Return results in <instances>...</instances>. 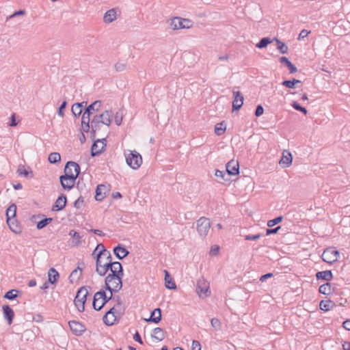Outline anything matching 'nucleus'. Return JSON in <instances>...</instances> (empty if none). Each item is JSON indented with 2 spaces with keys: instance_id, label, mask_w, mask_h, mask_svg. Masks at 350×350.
<instances>
[{
  "instance_id": "nucleus-1",
  "label": "nucleus",
  "mask_w": 350,
  "mask_h": 350,
  "mask_svg": "<svg viewBox=\"0 0 350 350\" xmlns=\"http://www.w3.org/2000/svg\"><path fill=\"white\" fill-rule=\"evenodd\" d=\"M111 255L109 251L103 249L96 254V271L100 276H104L109 270L111 271Z\"/></svg>"
},
{
  "instance_id": "nucleus-2",
  "label": "nucleus",
  "mask_w": 350,
  "mask_h": 350,
  "mask_svg": "<svg viewBox=\"0 0 350 350\" xmlns=\"http://www.w3.org/2000/svg\"><path fill=\"white\" fill-rule=\"evenodd\" d=\"M116 298L117 297H113V293H110V295L107 296L105 290L101 289L94 295L92 302L93 308L97 311L100 310L109 300H116Z\"/></svg>"
},
{
  "instance_id": "nucleus-3",
  "label": "nucleus",
  "mask_w": 350,
  "mask_h": 350,
  "mask_svg": "<svg viewBox=\"0 0 350 350\" xmlns=\"http://www.w3.org/2000/svg\"><path fill=\"white\" fill-rule=\"evenodd\" d=\"M129 153H125L126 162L127 165L133 170L139 168L142 163V157L136 150H129Z\"/></svg>"
},
{
  "instance_id": "nucleus-4",
  "label": "nucleus",
  "mask_w": 350,
  "mask_h": 350,
  "mask_svg": "<svg viewBox=\"0 0 350 350\" xmlns=\"http://www.w3.org/2000/svg\"><path fill=\"white\" fill-rule=\"evenodd\" d=\"M88 295V291L86 286H82L77 291L74 303L77 310L80 312H83L85 310V304Z\"/></svg>"
},
{
  "instance_id": "nucleus-5",
  "label": "nucleus",
  "mask_w": 350,
  "mask_h": 350,
  "mask_svg": "<svg viewBox=\"0 0 350 350\" xmlns=\"http://www.w3.org/2000/svg\"><path fill=\"white\" fill-rule=\"evenodd\" d=\"M193 25V22L187 18H183L180 17H174L171 20L170 26V28L176 30V29H189Z\"/></svg>"
},
{
  "instance_id": "nucleus-6",
  "label": "nucleus",
  "mask_w": 350,
  "mask_h": 350,
  "mask_svg": "<svg viewBox=\"0 0 350 350\" xmlns=\"http://www.w3.org/2000/svg\"><path fill=\"white\" fill-rule=\"evenodd\" d=\"M211 221L208 218L202 217L197 221V231L200 237H205L209 232Z\"/></svg>"
},
{
  "instance_id": "nucleus-7",
  "label": "nucleus",
  "mask_w": 350,
  "mask_h": 350,
  "mask_svg": "<svg viewBox=\"0 0 350 350\" xmlns=\"http://www.w3.org/2000/svg\"><path fill=\"white\" fill-rule=\"evenodd\" d=\"M339 255L340 253L338 250L329 247L324 250L322 259L324 262L331 265L338 260Z\"/></svg>"
},
{
  "instance_id": "nucleus-8",
  "label": "nucleus",
  "mask_w": 350,
  "mask_h": 350,
  "mask_svg": "<svg viewBox=\"0 0 350 350\" xmlns=\"http://www.w3.org/2000/svg\"><path fill=\"white\" fill-rule=\"evenodd\" d=\"M77 174L75 175H62L59 177L60 183L64 189L69 191L75 185Z\"/></svg>"
},
{
  "instance_id": "nucleus-9",
  "label": "nucleus",
  "mask_w": 350,
  "mask_h": 350,
  "mask_svg": "<svg viewBox=\"0 0 350 350\" xmlns=\"http://www.w3.org/2000/svg\"><path fill=\"white\" fill-rule=\"evenodd\" d=\"M107 140L105 138L94 141L91 148V155L95 157L100 154L105 149Z\"/></svg>"
},
{
  "instance_id": "nucleus-10",
  "label": "nucleus",
  "mask_w": 350,
  "mask_h": 350,
  "mask_svg": "<svg viewBox=\"0 0 350 350\" xmlns=\"http://www.w3.org/2000/svg\"><path fill=\"white\" fill-rule=\"evenodd\" d=\"M80 174V166L76 162L70 161L65 165L64 175H75L77 174V177Z\"/></svg>"
},
{
  "instance_id": "nucleus-11",
  "label": "nucleus",
  "mask_w": 350,
  "mask_h": 350,
  "mask_svg": "<svg viewBox=\"0 0 350 350\" xmlns=\"http://www.w3.org/2000/svg\"><path fill=\"white\" fill-rule=\"evenodd\" d=\"M116 309V307H112L103 316V320L105 325H113L115 323L117 320L116 314H118Z\"/></svg>"
},
{
  "instance_id": "nucleus-12",
  "label": "nucleus",
  "mask_w": 350,
  "mask_h": 350,
  "mask_svg": "<svg viewBox=\"0 0 350 350\" xmlns=\"http://www.w3.org/2000/svg\"><path fill=\"white\" fill-rule=\"evenodd\" d=\"M109 275V279L115 278L118 280L120 277H123L124 273L122 264L118 261L112 262L111 273Z\"/></svg>"
},
{
  "instance_id": "nucleus-13",
  "label": "nucleus",
  "mask_w": 350,
  "mask_h": 350,
  "mask_svg": "<svg viewBox=\"0 0 350 350\" xmlns=\"http://www.w3.org/2000/svg\"><path fill=\"white\" fill-rule=\"evenodd\" d=\"M208 289V284H207L204 280L198 281L196 286V292L198 293L200 297H208L211 293V291Z\"/></svg>"
},
{
  "instance_id": "nucleus-14",
  "label": "nucleus",
  "mask_w": 350,
  "mask_h": 350,
  "mask_svg": "<svg viewBox=\"0 0 350 350\" xmlns=\"http://www.w3.org/2000/svg\"><path fill=\"white\" fill-rule=\"evenodd\" d=\"M226 171L230 176H235L239 174V164L237 161L234 159L228 161L226 165Z\"/></svg>"
},
{
  "instance_id": "nucleus-15",
  "label": "nucleus",
  "mask_w": 350,
  "mask_h": 350,
  "mask_svg": "<svg viewBox=\"0 0 350 350\" xmlns=\"http://www.w3.org/2000/svg\"><path fill=\"white\" fill-rule=\"evenodd\" d=\"M68 324L72 332L77 336L81 335L85 331V325L77 321H70Z\"/></svg>"
},
{
  "instance_id": "nucleus-16",
  "label": "nucleus",
  "mask_w": 350,
  "mask_h": 350,
  "mask_svg": "<svg viewBox=\"0 0 350 350\" xmlns=\"http://www.w3.org/2000/svg\"><path fill=\"white\" fill-rule=\"evenodd\" d=\"M243 96L239 91L233 92V101L232 109L233 110H239L243 104Z\"/></svg>"
},
{
  "instance_id": "nucleus-17",
  "label": "nucleus",
  "mask_w": 350,
  "mask_h": 350,
  "mask_svg": "<svg viewBox=\"0 0 350 350\" xmlns=\"http://www.w3.org/2000/svg\"><path fill=\"white\" fill-rule=\"evenodd\" d=\"M77 188L79 191L81 195L83 196H88L90 194L91 185L87 186L83 182V178L80 177L77 184Z\"/></svg>"
},
{
  "instance_id": "nucleus-18",
  "label": "nucleus",
  "mask_w": 350,
  "mask_h": 350,
  "mask_svg": "<svg viewBox=\"0 0 350 350\" xmlns=\"http://www.w3.org/2000/svg\"><path fill=\"white\" fill-rule=\"evenodd\" d=\"M67 203V198L64 194L60 195L52 206V211H58L64 209Z\"/></svg>"
},
{
  "instance_id": "nucleus-19",
  "label": "nucleus",
  "mask_w": 350,
  "mask_h": 350,
  "mask_svg": "<svg viewBox=\"0 0 350 350\" xmlns=\"http://www.w3.org/2000/svg\"><path fill=\"white\" fill-rule=\"evenodd\" d=\"M113 254L119 260H122L129 254V252L121 244L113 247Z\"/></svg>"
},
{
  "instance_id": "nucleus-20",
  "label": "nucleus",
  "mask_w": 350,
  "mask_h": 350,
  "mask_svg": "<svg viewBox=\"0 0 350 350\" xmlns=\"http://www.w3.org/2000/svg\"><path fill=\"white\" fill-rule=\"evenodd\" d=\"M4 318L7 320L8 325H11L14 317V312L9 305L2 306Z\"/></svg>"
},
{
  "instance_id": "nucleus-21",
  "label": "nucleus",
  "mask_w": 350,
  "mask_h": 350,
  "mask_svg": "<svg viewBox=\"0 0 350 350\" xmlns=\"http://www.w3.org/2000/svg\"><path fill=\"white\" fill-rule=\"evenodd\" d=\"M161 320V310L159 308H155L150 314L148 319H146L145 321L147 322H152L154 323H159Z\"/></svg>"
},
{
  "instance_id": "nucleus-22",
  "label": "nucleus",
  "mask_w": 350,
  "mask_h": 350,
  "mask_svg": "<svg viewBox=\"0 0 350 350\" xmlns=\"http://www.w3.org/2000/svg\"><path fill=\"white\" fill-rule=\"evenodd\" d=\"M293 157L290 152L284 151L282 157L280 161V164L283 167H288L292 163Z\"/></svg>"
},
{
  "instance_id": "nucleus-23",
  "label": "nucleus",
  "mask_w": 350,
  "mask_h": 350,
  "mask_svg": "<svg viewBox=\"0 0 350 350\" xmlns=\"http://www.w3.org/2000/svg\"><path fill=\"white\" fill-rule=\"evenodd\" d=\"M6 222L13 232L20 234L22 232V227L16 219H10V221L6 220Z\"/></svg>"
},
{
  "instance_id": "nucleus-24",
  "label": "nucleus",
  "mask_w": 350,
  "mask_h": 350,
  "mask_svg": "<svg viewBox=\"0 0 350 350\" xmlns=\"http://www.w3.org/2000/svg\"><path fill=\"white\" fill-rule=\"evenodd\" d=\"M107 191V187L105 185H98L96 189L95 200L102 201L105 197Z\"/></svg>"
},
{
  "instance_id": "nucleus-25",
  "label": "nucleus",
  "mask_w": 350,
  "mask_h": 350,
  "mask_svg": "<svg viewBox=\"0 0 350 350\" xmlns=\"http://www.w3.org/2000/svg\"><path fill=\"white\" fill-rule=\"evenodd\" d=\"M164 273H165L164 280H165V288L167 289H170V290L176 289V288H177L176 285L174 281L173 280V279L172 278L170 273L167 270H164Z\"/></svg>"
},
{
  "instance_id": "nucleus-26",
  "label": "nucleus",
  "mask_w": 350,
  "mask_h": 350,
  "mask_svg": "<svg viewBox=\"0 0 350 350\" xmlns=\"http://www.w3.org/2000/svg\"><path fill=\"white\" fill-rule=\"evenodd\" d=\"M317 280H323L327 282L330 281L333 278V274L331 270H326L323 271H318L316 275Z\"/></svg>"
},
{
  "instance_id": "nucleus-27",
  "label": "nucleus",
  "mask_w": 350,
  "mask_h": 350,
  "mask_svg": "<svg viewBox=\"0 0 350 350\" xmlns=\"http://www.w3.org/2000/svg\"><path fill=\"white\" fill-rule=\"evenodd\" d=\"M17 173L18 174V175L23 176L27 178H31L33 177V171L29 167L26 169L25 165H20L18 166Z\"/></svg>"
},
{
  "instance_id": "nucleus-28",
  "label": "nucleus",
  "mask_w": 350,
  "mask_h": 350,
  "mask_svg": "<svg viewBox=\"0 0 350 350\" xmlns=\"http://www.w3.org/2000/svg\"><path fill=\"white\" fill-rule=\"evenodd\" d=\"M280 62L288 67L291 74L295 73L297 71V67L293 64H292V62L286 57H281L280 58Z\"/></svg>"
},
{
  "instance_id": "nucleus-29",
  "label": "nucleus",
  "mask_w": 350,
  "mask_h": 350,
  "mask_svg": "<svg viewBox=\"0 0 350 350\" xmlns=\"http://www.w3.org/2000/svg\"><path fill=\"white\" fill-rule=\"evenodd\" d=\"M48 278L49 282L52 284H55L59 278V274L55 268L52 267L49 270Z\"/></svg>"
},
{
  "instance_id": "nucleus-30",
  "label": "nucleus",
  "mask_w": 350,
  "mask_h": 350,
  "mask_svg": "<svg viewBox=\"0 0 350 350\" xmlns=\"http://www.w3.org/2000/svg\"><path fill=\"white\" fill-rule=\"evenodd\" d=\"M116 11L115 9H111L107 11L104 15L103 19L106 23H111L116 19Z\"/></svg>"
},
{
  "instance_id": "nucleus-31",
  "label": "nucleus",
  "mask_w": 350,
  "mask_h": 350,
  "mask_svg": "<svg viewBox=\"0 0 350 350\" xmlns=\"http://www.w3.org/2000/svg\"><path fill=\"white\" fill-rule=\"evenodd\" d=\"M335 306V303L330 299L322 300L321 301L319 304L320 309L325 312L329 311V310L332 309Z\"/></svg>"
},
{
  "instance_id": "nucleus-32",
  "label": "nucleus",
  "mask_w": 350,
  "mask_h": 350,
  "mask_svg": "<svg viewBox=\"0 0 350 350\" xmlns=\"http://www.w3.org/2000/svg\"><path fill=\"white\" fill-rule=\"evenodd\" d=\"M100 107L101 101L96 100L86 107V109H85V113H90L91 115L93 111H98Z\"/></svg>"
},
{
  "instance_id": "nucleus-33",
  "label": "nucleus",
  "mask_w": 350,
  "mask_h": 350,
  "mask_svg": "<svg viewBox=\"0 0 350 350\" xmlns=\"http://www.w3.org/2000/svg\"><path fill=\"white\" fill-rule=\"evenodd\" d=\"M113 116V112L111 110H106L103 113H101L103 124L109 126L111 123V117Z\"/></svg>"
},
{
  "instance_id": "nucleus-34",
  "label": "nucleus",
  "mask_w": 350,
  "mask_h": 350,
  "mask_svg": "<svg viewBox=\"0 0 350 350\" xmlns=\"http://www.w3.org/2000/svg\"><path fill=\"white\" fill-rule=\"evenodd\" d=\"M16 214V205L12 204L6 210V220L10 221V219H14Z\"/></svg>"
},
{
  "instance_id": "nucleus-35",
  "label": "nucleus",
  "mask_w": 350,
  "mask_h": 350,
  "mask_svg": "<svg viewBox=\"0 0 350 350\" xmlns=\"http://www.w3.org/2000/svg\"><path fill=\"white\" fill-rule=\"evenodd\" d=\"M152 337L159 341H162L165 338V332L161 327H156L153 329Z\"/></svg>"
},
{
  "instance_id": "nucleus-36",
  "label": "nucleus",
  "mask_w": 350,
  "mask_h": 350,
  "mask_svg": "<svg viewBox=\"0 0 350 350\" xmlns=\"http://www.w3.org/2000/svg\"><path fill=\"white\" fill-rule=\"evenodd\" d=\"M319 291L323 295H329L332 293L331 284L326 282L319 286Z\"/></svg>"
},
{
  "instance_id": "nucleus-37",
  "label": "nucleus",
  "mask_w": 350,
  "mask_h": 350,
  "mask_svg": "<svg viewBox=\"0 0 350 350\" xmlns=\"http://www.w3.org/2000/svg\"><path fill=\"white\" fill-rule=\"evenodd\" d=\"M19 291L17 289H11L5 293L3 297L9 300H13L18 297Z\"/></svg>"
},
{
  "instance_id": "nucleus-38",
  "label": "nucleus",
  "mask_w": 350,
  "mask_h": 350,
  "mask_svg": "<svg viewBox=\"0 0 350 350\" xmlns=\"http://www.w3.org/2000/svg\"><path fill=\"white\" fill-rule=\"evenodd\" d=\"M215 176L216 177L220 178L221 180L224 182H227L230 180V175L226 171H221L219 170H216L215 172Z\"/></svg>"
},
{
  "instance_id": "nucleus-39",
  "label": "nucleus",
  "mask_w": 350,
  "mask_h": 350,
  "mask_svg": "<svg viewBox=\"0 0 350 350\" xmlns=\"http://www.w3.org/2000/svg\"><path fill=\"white\" fill-rule=\"evenodd\" d=\"M122 277H120L119 280L113 279L111 282V286H113V289L115 290V293L118 292L122 287Z\"/></svg>"
},
{
  "instance_id": "nucleus-40",
  "label": "nucleus",
  "mask_w": 350,
  "mask_h": 350,
  "mask_svg": "<svg viewBox=\"0 0 350 350\" xmlns=\"http://www.w3.org/2000/svg\"><path fill=\"white\" fill-rule=\"evenodd\" d=\"M226 129V127L224 122L217 123L215 126V135L219 136L225 132Z\"/></svg>"
},
{
  "instance_id": "nucleus-41",
  "label": "nucleus",
  "mask_w": 350,
  "mask_h": 350,
  "mask_svg": "<svg viewBox=\"0 0 350 350\" xmlns=\"http://www.w3.org/2000/svg\"><path fill=\"white\" fill-rule=\"evenodd\" d=\"M81 274L82 272H81L79 269H75L69 275L70 282L71 283H74L75 282L77 281L80 278Z\"/></svg>"
},
{
  "instance_id": "nucleus-42",
  "label": "nucleus",
  "mask_w": 350,
  "mask_h": 350,
  "mask_svg": "<svg viewBox=\"0 0 350 350\" xmlns=\"http://www.w3.org/2000/svg\"><path fill=\"white\" fill-rule=\"evenodd\" d=\"M49 162L51 163H56L61 160V155L58 152H51L49 155L48 158Z\"/></svg>"
},
{
  "instance_id": "nucleus-43",
  "label": "nucleus",
  "mask_w": 350,
  "mask_h": 350,
  "mask_svg": "<svg viewBox=\"0 0 350 350\" xmlns=\"http://www.w3.org/2000/svg\"><path fill=\"white\" fill-rule=\"evenodd\" d=\"M271 40L268 37H265L260 39L258 43L256 44V46L259 49L265 48L267 45L271 43Z\"/></svg>"
},
{
  "instance_id": "nucleus-44",
  "label": "nucleus",
  "mask_w": 350,
  "mask_h": 350,
  "mask_svg": "<svg viewBox=\"0 0 350 350\" xmlns=\"http://www.w3.org/2000/svg\"><path fill=\"white\" fill-rule=\"evenodd\" d=\"M71 111L75 117H79L82 113L81 104H79V103H76L72 105Z\"/></svg>"
},
{
  "instance_id": "nucleus-45",
  "label": "nucleus",
  "mask_w": 350,
  "mask_h": 350,
  "mask_svg": "<svg viewBox=\"0 0 350 350\" xmlns=\"http://www.w3.org/2000/svg\"><path fill=\"white\" fill-rule=\"evenodd\" d=\"M53 219L51 217H46L37 223L36 227L38 230H41L46 227L49 223L51 222Z\"/></svg>"
},
{
  "instance_id": "nucleus-46",
  "label": "nucleus",
  "mask_w": 350,
  "mask_h": 350,
  "mask_svg": "<svg viewBox=\"0 0 350 350\" xmlns=\"http://www.w3.org/2000/svg\"><path fill=\"white\" fill-rule=\"evenodd\" d=\"M277 42V49L280 51L282 54L286 53L288 52V46L284 43L281 42L280 40L275 38Z\"/></svg>"
},
{
  "instance_id": "nucleus-47",
  "label": "nucleus",
  "mask_w": 350,
  "mask_h": 350,
  "mask_svg": "<svg viewBox=\"0 0 350 350\" xmlns=\"http://www.w3.org/2000/svg\"><path fill=\"white\" fill-rule=\"evenodd\" d=\"M116 301H117V304L113 307H116L117 308L116 311L118 312V314H123L124 312V308L123 306L122 303L120 301V298L118 296H117Z\"/></svg>"
},
{
  "instance_id": "nucleus-48",
  "label": "nucleus",
  "mask_w": 350,
  "mask_h": 350,
  "mask_svg": "<svg viewBox=\"0 0 350 350\" xmlns=\"http://www.w3.org/2000/svg\"><path fill=\"white\" fill-rule=\"evenodd\" d=\"M109 275H108L106 278H105V289L109 291L110 293H113V292H115V290L113 289V286H111V282H112V280L113 278H111L109 279Z\"/></svg>"
},
{
  "instance_id": "nucleus-49",
  "label": "nucleus",
  "mask_w": 350,
  "mask_h": 350,
  "mask_svg": "<svg viewBox=\"0 0 350 350\" xmlns=\"http://www.w3.org/2000/svg\"><path fill=\"white\" fill-rule=\"evenodd\" d=\"M291 105L295 110L302 112L304 115L308 113V110L301 106L297 101H293Z\"/></svg>"
},
{
  "instance_id": "nucleus-50",
  "label": "nucleus",
  "mask_w": 350,
  "mask_h": 350,
  "mask_svg": "<svg viewBox=\"0 0 350 350\" xmlns=\"http://www.w3.org/2000/svg\"><path fill=\"white\" fill-rule=\"evenodd\" d=\"M211 326L215 329V330H220L221 327V324L220 321L217 318H213L211 320Z\"/></svg>"
},
{
  "instance_id": "nucleus-51",
  "label": "nucleus",
  "mask_w": 350,
  "mask_h": 350,
  "mask_svg": "<svg viewBox=\"0 0 350 350\" xmlns=\"http://www.w3.org/2000/svg\"><path fill=\"white\" fill-rule=\"evenodd\" d=\"M282 219H283L282 216H278L273 219L268 221L267 226L269 228H271V227L274 226L275 225L280 223L282 221Z\"/></svg>"
},
{
  "instance_id": "nucleus-52",
  "label": "nucleus",
  "mask_w": 350,
  "mask_h": 350,
  "mask_svg": "<svg viewBox=\"0 0 350 350\" xmlns=\"http://www.w3.org/2000/svg\"><path fill=\"white\" fill-rule=\"evenodd\" d=\"M92 130L90 131L91 138L94 139L96 137V131L100 129V124L91 123Z\"/></svg>"
},
{
  "instance_id": "nucleus-53",
  "label": "nucleus",
  "mask_w": 350,
  "mask_h": 350,
  "mask_svg": "<svg viewBox=\"0 0 350 350\" xmlns=\"http://www.w3.org/2000/svg\"><path fill=\"white\" fill-rule=\"evenodd\" d=\"M85 198V196L80 195V196L74 202V206L77 208H79L84 202Z\"/></svg>"
},
{
  "instance_id": "nucleus-54",
  "label": "nucleus",
  "mask_w": 350,
  "mask_h": 350,
  "mask_svg": "<svg viewBox=\"0 0 350 350\" xmlns=\"http://www.w3.org/2000/svg\"><path fill=\"white\" fill-rule=\"evenodd\" d=\"M69 235H70L73 239L77 240V242L75 243L76 245H79V243H80L79 239L81 238V236L79 235V232L72 230L70 231Z\"/></svg>"
},
{
  "instance_id": "nucleus-55",
  "label": "nucleus",
  "mask_w": 350,
  "mask_h": 350,
  "mask_svg": "<svg viewBox=\"0 0 350 350\" xmlns=\"http://www.w3.org/2000/svg\"><path fill=\"white\" fill-rule=\"evenodd\" d=\"M261 236L262 235L260 233L256 234H253V235L247 234V235L244 236V239H245V240H247V241H256V240H258V239H260L261 237Z\"/></svg>"
},
{
  "instance_id": "nucleus-56",
  "label": "nucleus",
  "mask_w": 350,
  "mask_h": 350,
  "mask_svg": "<svg viewBox=\"0 0 350 350\" xmlns=\"http://www.w3.org/2000/svg\"><path fill=\"white\" fill-rule=\"evenodd\" d=\"M66 106H67V102L63 101L57 111V114L59 116L63 117L64 116V110L66 109Z\"/></svg>"
},
{
  "instance_id": "nucleus-57",
  "label": "nucleus",
  "mask_w": 350,
  "mask_h": 350,
  "mask_svg": "<svg viewBox=\"0 0 350 350\" xmlns=\"http://www.w3.org/2000/svg\"><path fill=\"white\" fill-rule=\"evenodd\" d=\"M115 123L119 126L121 124L122 121V113L120 112H116L114 117Z\"/></svg>"
},
{
  "instance_id": "nucleus-58",
  "label": "nucleus",
  "mask_w": 350,
  "mask_h": 350,
  "mask_svg": "<svg viewBox=\"0 0 350 350\" xmlns=\"http://www.w3.org/2000/svg\"><path fill=\"white\" fill-rule=\"evenodd\" d=\"M114 68L117 72H122L126 69V64L118 62L115 64Z\"/></svg>"
},
{
  "instance_id": "nucleus-59",
  "label": "nucleus",
  "mask_w": 350,
  "mask_h": 350,
  "mask_svg": "<svg viewBox=\"0 0 350 350\" xmlns=\"http://www.w3.org/2000/svg\"><path fill=\"white\" fill-rule=\"evenodd\" d=\"M103 249H105L104 245L103 243H98L94 250L93 251L92 255L95 256L96 258V254L98 253L99 251H102Z\"/></svg>"
},
{
  "instance_id": "nucleus-60",
  "label": "nucleus",
  "mask_w": 350,
  "mask_h": 350,
  "mask_svg": "<svg viewBox=\"0 0 350 350\" xmlns=\"http://www.w3.org/2000/svg\"><path fill=\"white\" fill-rule=\"evenodd\" d=\"M91 123H93V124H100V123H102L103 124V119H102L101 114L94 116L93 117Z\"/></svg>"
},
{
  "instance_id": "nucleus-61",
  "label": "nucleus",
  "mask_w": 350,
  "mask_h": 350,
  "mask_svg": "<svg viewBox=\"0 0 350 350\" xmlns=\"http://www.w3.org/2000/svg\"><path fill=\"white\" fill-rule=\"evenodd\" d=\"M263 112H264V109H263L262 106L260 105H258L256 108L254 114L256 117H259L261 115H262Z\"/></svg>"
},
{
  "instance_id": "nucleus-62",
  "label": "nucleus",
  "mask_w": 350,
  "mask_h": 350,
  "mask_svg": "<svg viewBox=\"0 0 350 350\" xmlns=\"http://www.w3.org/2000/svg\"><path fill=\"white\" fill-rule=\"evenodd\" d=\"M219 251V247L218 245H213L210 250V255L216 256L218 254Z\"/></svg>"
},
{
  "instance_id": "nucleus-63",
  "label": "nucleus",
  "mask_w": 350,
  "mask_h": 350,
  "mask_svg": "<svg viewBox=\"0 0 350 350\" xmlns=\"http://www.w3.org/2000/svg\"><path fill=\"white\" fill-rule=\"evenodd\" d=\"M18 122L16 120V115L15 113H13L10 118V122L8 123V125L10 126L14 127L16 126Z\"/></svg>"
},
{
  "instance_id": "nucleus-64",
  "label": "nucleus",
  "mask_w": 350,
  "mask_h": 350,
  "mask_svg": "<svg viewBox=\"0 0 350 350\" xmlns=\"http://www.w3.org/2000/svg\"><path fill=\"white\" fill-rule=\"evenodd\" d=\"M191 350H201V345L198 340H193Z\"/></svg>"
}]
</instances>
